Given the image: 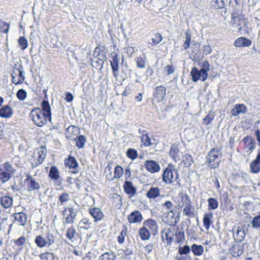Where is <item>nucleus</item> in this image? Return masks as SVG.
I'll return each instance as SVG.
<instances>
[{
  "label": "nucleus",
  "instance_id": "1",
  "mask_svg": "<svg viewBox=\"0 0 260 260\" xmlns=\"http://www.w3.org/2000/svg\"><path fill=\"white\" fill-rule=\"evenodd\" d=\"M30 117L34 124L39 127L45 125L49 120V117L43 113L40 108H34L30 112Z\"/></svg>",
  "mask_w": 260,
  "mask_h": 260
},
{
  "label": "nucleus",
  "instance_id": "2",
  "mask_svg": "<svg viewBox=\"0 0 260 260\" xmlns=\"http://www.w3.org/2000/svg\"><path fill=\"white\" fill-rule=\"evenodd\" d=\"M220 160V150L213 148L208 152L206 156V163L210 168L215 169L218 167Z\"/></svg>",
  "mask_w": 260,
  "mask_h": 260
},
{
  "label": "nucleus",
  "instance_id": "3",
  "mask_svg": "<svg viewBox=\"0 0 260 260\" xmlns=\"http://www.w3.org/2000/svg\"><path fill=\"white\" fill-rule=\"evenodd\" d=\"M231 23L234 27H238V31L242 30L241 24L246 25L244 15L243 14L233 13L231 15Z\"/></svg>",
  "mask_w": 260,
  "mask_h": 260
},
{
  "label": "nucleus",
  "instance_id": "4",
  "mask_svg": "<svg viewBox=\"0 0 260 260\" xmlns=\"http://www.w3.org/2000/svg\"><path fill=\"white\" fill-rule=\"evenodd\" d=\"M24 183L26 185L27 191L38 190L41 188V185L39 183L37 182L30 174H27Z\"/></svg>",
  "mask_w": 260,
  "mask_h": 260
},
{
  "label": "nucleus",
  "instance_id": "5",
  "mask_svg": "<svg viewBox=\"0 0 260 260\" xmlns=\"http://www.w3.org/2000/svg\"><path fill=\"white\" fill-rule=\"evenodd\" d=\"M110 62L112 70L113 75L116 79H117L119 75V59L116 53L112 52L111 53V59L110 60Z\"/></svg>",
  "mask_w": 260,
  "mask_h": 260
},
{
  "label": "nucleus",
  "instance_id": "6",
  "mask_svg": "<svg viewBox=\"0 0 260 260\" xmlns=\"http://www.w3.org/2000/svg\"><path fill=\"white\" fill-rule=\"evenodd\" d=\"M166 89L164 86H158L155 87L153 92V100L158 103L162 101L165 97Z\"/></svg>",
  "mask_w": 260,
  "mask_h": 260
},
{
  "label": "nucleus",
  "instance_id": "7",
  "mask_svg": "<svg viewBox=\"0 0 260 260\" xmlns=\"http://www.w3.org/2000/svg\"><path fill=\"white\" fill-rule=\"evenodd\" d=\"M66 167L73 169L72 173L76 174L79 172V167L76 158L72 156H69L68 158L64 160Z\"/></svg>",
  "mask_w": 260,
  "mask_h": 260
},
{
  "label": "nucleus",
  "instance_id": "8",
  "mask_svg": "<svg viewBox=\"0 0 260 260\" xmlns=\"http://www.w3.org/2000/svg\"><path fill=\"white\" fill-rule=\"evenodd\" d=\"M47 153V150L45 147L42 146L38 149L37 156L36 160L32 162L31 166L33 168L41 165L45 159Z\"/></svg>",
  "mask_w": 260,
  "mask_h": 260
},
{
  "label": "nucleus",
  "instance_id": "9",
  "mask_svg": "<svg viewBox=\"0 0 260 260\" xmlns=\"http://www.w3.org/2000/svg\"><path fill=\"white\" fill-rule=\"evenodd\" d=\"M242 141L244 143L245 148L246 149L247 153L249 155L250 154L255 148V141L251 137L246 136L242 140Z\"/></svg>",
  "mask_w": 260,
  "mask_h": 260
},
{
  "label": "nucleus",
  "instance_id": "10",
  "mask_svg": "<svg viewBox=\"0 0 260 260\" xmlns=\"http://www.w3.org/2000/svg\"><path fill=\"white\" fill-rule=\"evenodd\" d=\"M146 170L151 173L158 172L160 170V167L158 163L153 160H146L144 165Z\"/></svg>",
  "mask_w": 260,
  "mask_h": 260
},
{
  "label": "nucleus",
  "instance_id": "11",
  "mask_svg": "<svg viewBox=\"0 0 260 260\" xmlns=\"http://www.w3.org/2000/svg\"><path fill=\"white\" fill-rule=\"evenodd\" d=\"M162 240L164 241L165 239L168 244L170 245L173 240L175 233L171 229H164L161 232Z\"/></svg>",
  "mask_w": 260,
  "mask_h": 260
},
{
  "label": "nucleus",
  "instance_id": "12",
  "mask_svg": "<svg viewBox=\"0 0 260 260\" xmlns=\"http://www.w3.org/2000/svg\"><path fill=\"white\" fill-rule=\"evenodd\" d=\"M203 72L201 70H199L196 67H193L191 71V75L192 78V80L194 82H197L199 80H201L202 81H205L208 76H206V78H204L203 77Z\"/></svg>",
  "mask_w": 260,
  "mask_h": 260
},
{
  "label": "nucleus",
  "instance_id": "13",
  "mask_svg": "<svg viewBox=\"0 0 260 260\" xmlns=\"http://www.w3.org/2000/svg\"><path fill=\"white\" fill-rule=\"evenodd\" d=\"M174 176L172 169L167 168L163 172L162 175V181L167 184H171L173 181Z\"/></svg>",
  "mask_w": 260,
  "mask_h": 260
},
{
  "label": "nucleus",
  "instance_id": "14",
  "mask_svg": "<svg viewBox=\"0 0 260 260\" xmlns=\"http://www.w3.org/2000/svg\"><path fill=\"white\" fill-rule=\"evenodd\" d=\"M233 237L235 240L238 242H241L245 238L246 233L245 229H232Z\"/></svg>",
  "mask_w": 260,
  "mask_h": 260
},
{
  "label": "nucleus",
  "instance_id": "15",
  "mask_svg": "<svg viewBox=\"0 0 260 260\" xmlns=\"http://www.w3.org/2000/svg\"><path fill=\"white\" fill-rule=\"evenodd\" d=\"M250 40L241 37L237 39L234 42V45L237 47H249L251 45Z\"/></svg>",
  "mask_w": 260,
  "mask_h": 260
},
{
  "label": "nucleus",
  "instance_id": "16",
  "mask_svg": "<svg viewBox=\"0 0 260 260\" xmlns=\"http://www.w3.org/2000/svg\"><path fill=\"white\" fill-rule=\"evenodd\" d=\"M143 219L142 215L139 211L132 212L128 216V220L131 223H138L142 221Z\"/></svg>",
  "mask_w": 260,
  "mask_h": 260
},
{
  "label": "nucleus",
  "instance_id": "17",
  "mask_svg": "<svg viewBox=\"0 0 260 260\" xmlns=\"http://www.w3.org/2000/svg\"><path fill=\"white\" fill-rule=\"evenodd\" d=\"M42 111L43 113L49 117V121H51V107L49 102L47 101L44 100L41 103Z\"/></svg>",
  "mask_w": 260,
  "mask_h": 260
},
{
  "label": "nucleus",
  "instance_id": "18",
  "mask_svg": "<svg viewBox=\"0 0 260 260\" xmlns=\"http://www.w3.org/2000/svg\"><path fill=\"white\" fill-rule=\"evenodd\" d=\"M247 108L244 104H236L232 110V115L237 116L240 114H244L247 112Z\"/></svg>",
  "mask_w": 260,
  "mask_h": 260
},
{
  "label": "nucleus",
  "instance_id": "19",
  "mask_svg": "<svg viewBox=\"0 0 260 260\" xmlns=\"http://www.w3.org/2000/svg\"><path fill=\"white\" fill-rule=\"evenodd\" d=\"M13 70H15L18 76L19 81L17 82H23L25 79L24 75L23 68L22 65L19 63H16L14 64Z\"/></svg>",
  "mask_w": 260,
  "mask_h": 260
},
{
  "label": "nucleus",
  "instance_id": "20",
  "mask_svg": "<svg viewBox=\"0 0 260 260\" xmlns=\"http://www.w3.org/2000/svg\"><path fill=\"white\" fill-rule=\"evenodd\" d=\"M13 115L12 108L8 106H4L0 109V116L2 118H10Z\"/></svg>",
  "mask_w": 260,
  "mask_h": 260
},
{
  "label": "nucleus",
  "instance_id": "21",
  "mask_svg": "<svg viewBox=\"0 0 260 260\" xmlns=\"http://www.w3.org/2000/svg\"><path fill=\"white\" fill-rule=\"evenodd\" d=\"M106 52L105 50V48L103 49V50H102L101 51V52L100 54L98 55V56L95 58V63H96V67H98L99 65L101 66V67H103V64L104 63V61L106 60Z\"/></svg>",
  "mask_w": 260,
  "mask_h": 260
},
{
  "label": "nucleus",
  "instance_id": "22",
  "mask_svg": "<svg viewBox=\"0 0 260 260\" xmlns=\"http://www.w3.org/2000/svg\"><path fill=\"white\" fill-rule=\"evenodd\" d=\"M89 212L91 215L94 218L95 221L100 220L104 216L101 209L98 208L90 209Z\"/></svg>",
  "mask_w": 260,
  "mask_h": 260
},
{
  "label": "nucleus",
  "instance_id": "23",
  "mask_svg": "<svg viewBox=\"0 0 260 260\" xmlns=\"http://www.w3.org/2000/svg\"><path fill=\"white\" fill-rule=\"evenodd\" d=\"M160 195V189L157 187H151L146 193V196L150 199H155Z\"/></svg>",
  "mask_w": 260,
  "mask_h": 260
},
{
  "label": "nucleus",
  "instance_id": "24",
  "mask_svg": "<svg viewBox=\"0 0 260 260\" xmlns=\"http://www.w3.org/2000/svg\"><path fill=\"white\" fill-rule=\"evenodd\" d=\"M137 67L140 69H144L146 67L147 62V58L144 54L137 57L135 59Z\"/></svg>",
  "mask_w": 260,
  "mask_h": 260
},
{
  "label": "nucleus",
  "instance_id": "25",
  "mask_svg": "<svg viewBox=\"0 0 260 260\" xmlns=\"http://www.w3.org/2000/svg\"><path fill=\"white\" fill-rule=\"evenodd\" d=\"M14 218L16 222H18L20 225H24L26 222V215L23 212H19L14 214Z\"/></svg>",
  "mask_w": 260,
  "mask_h": 260
},
{
  "label": "nucleus",
  "instance_id": "26",
  "mask_svg": "<svg viewBox=\"0 0 260 260\" xmlns=\"http://www.w3.org/2000/svg\"><path fill=\"white\" fill-rule=\"evenodd\" d=\"M186 199L187 201H186L185 206L183 209V213L188 217H191L194 215V213L191 211L192 207L191 205V201L188 196H186Z\"/></svg>",
  "mask_w": 260,
  "mask_h": 260
},
{
  "label": "nucleus",
  "instance_id": "27",
  "mask_svg": "<svg viewBox=\"0 0 260 260\" xmlns=\"http://www.w3.org/2000/svg\"><path fill=\"white\" fill-rule=\"evenodd\" d=\"M50 178L54 181L57 180L60 177V173L58 169L55 166L50 168L49 174Z\"/></svg>",
  "mask_w": 260,
  "mask_h": 260
},
{
  "label": "nucleus",
  "instance_id": "28",
  "mask_svg": "<svg viewBox=\"0 0 260 260\" xmlns=\"http://www.w3.org/2000/svg\"><path fill=\"white\" fill-rule=\"evenodd\" d=\"M125 192L132 196L134 195L136 192V188L133 186L131 182L126 181L123 185Z\"/></svg>",
  "mask_w": 260,
  "mask_h": 260
},
{
  "label": "nucleus",
  "instance_id": "29",
  "mask_svg": "<svg viewBox=\"0 0 260 260\" xmlns=\"http://www.w3.org/2000/svg\"><path fill=\"white\" fill-rule=\"evenodd\" d=\"M191 249L193 254L196 256L202 255L204 253V247L201 245L193 244L191 247Z\"/></svg>",
  "mask_w": 260,
  "mask_h": 260
},
{
  "label": "nucleus",
  "instance_id": "30",
  "mask_svg": "<svg viewBox=\"0 0 260 260\" xmlns=\"http://www.w3.org/2000/svg\"><path fill=\"white\" fill-rule=\"evenodd\" d=\"M1 203L5 208L11 207L13 203V199L9 196H4L1 198Z\"/></svg>",
  "mask_w": 260,
  "mask_h": 260
},
{
  "label": "nucleus",
  "instance_id": "31",
  "mask_svg": "<svg viewBox=\"0 0 260 260\" xmlns=\"http://www.w3.org/2000/svg\"><path fill=\"white\" fill-rule=\"evenodd\" d=\"M201 66V70L203 72V77L206 78L208 76L207 72L210 70V64L207 60H204L200 63Z\"/></svg>",
  "mask_w": 260,
  "mask_h": 260
},
{
  "label": "nucleus",
  "instance_id": "32",
  "mask_svg": "<svg viewBox=\"0 0 260 260\" xmlns=\"http://www.w3.org/2000/svg\"><path fill=\"white\" fill-rule=\"evenodd\" d=\"M213 214L210 212L204 214L203 217V224L206 228H209L211 224V220L213 218Z\"/></svg>",
  "mask_w": 260,
  "mask_h": 260
},
{
  "label": "nucleus",
  "instance_id": "33",
  "mask_svg": "<svg viewBox=\"0 0 260 260\" xmlns=\"http://www.w3.org/2000/svg\"><path fill=\"white\" fill-rule=\"evenodd\" d=\"M250 168L252 173H258L260 171V162L255 160H253L250 165Z\"/></svg>",
  "mask_w": 260,
  "mask_h": 260
},
{
  "label": "nucleus",
  "instance_id": "34",
  "mask_svg": "<svg viewBox=\"0 0 260 260\" xmlns=\"http://www.w3.org/2000/svg\"><path fill=\"white\" fill-rule=\"evenodd\" d=\"M208 209L215 210L218 208L219 203L217 199L210 198L208 199Z\"/></svg>",
  "mask_w": 260,
  "mask_h": 260
},
{
  "label": "nucleus",
  "instance_id": "35",
  "mask_svg": "<svg viewBox=\"0 0 260 260\" xmlns=\"http://www.w3.org/2000/svg\"><path fill=\"white\" fill-rule=\"evenodd\" d=\"M18 43L19 47L22 50L26 49L28 45L26 38L24 36H21L18 40Z\"/></svg>",
  "mask_w": 260,
  "mask_h": 260
},
{
  "label": "nucleus",
  "instance_id": "36",
  "mask_svg": "<svg viewBox=\"0 0 260 260\" xmlns=\"http://www.w3.org/2000/svg\"><path fill=\"white\" fill-rule=\"evenodd\" d=\"M75 141L76 142V146L78 148L80 149L84 147L86 142V138L84 136L80 135L75 139Z\"/></svg>",
  "mask_w": 260,
  "mask_h": 260
},
{
  "label": "nucleus",
  "instance_id": "37",
  "mask_svg": "<svg viewBox=\"0 0 260 260\" xmlns=\"http://www.w3.org/2000/svg\"><path fill=\"white\" fill-rule=\"evenodd\" d=\"M139 235L142 240H148L150 236V233L147 229H140Z\"/></svg>",
  "mask_w": 260,
  "mask_h": 260
},
{
  "label": "nucleus",
  "instance_id": "38",
  "mask_svg": "<svg viewBox=\"0 0 260 260\" xmlns=\"http://www.w3.org/2000/svg\"><path fill=\"white\" fill-rule=\"evenodd\" d=\"M35 242L37 246L41 248L45 247L47 244L45 239L41 236H38L36 237Z\"/></svg>",
  "mask_w": 260,
  "mask_h": 260
},
{
  "label": "nucleus",
  "instance_id": "39",
  "mask_svg": "<svg viewBox=\"0 0 260 260\" xmlns=\"http://www.w3.org/2000/svg\"><path fill=\"white\" fill-rule=\"evenodd\" d=\"M182 162L185 166H190L193 162L192 156L188 154H185L182 157Z\"/></svg>",
  "mask_w": 260,
  "mask_h": 260
},
{
  "label": "nucleus",
  "instance_id": "40",
  "mask_svg": "<svg viewBox=\"0 0 260 260\" xmlns=\"http://www.w3.org/2000/svg\"><path fill=\"white\" fill-rule=\"evenodd\" d=\"M66 235L69 240L73 241L76 237L78 236V234L76 232L74 229H68Z\"/></svg>",
  "mask_w": 260,
  "mask_h": 260
},
{
  "label": "nucleus",
  "instance_id": "41",
  "mask_svg": "<svg viewBox=\"0 0 260 260\" xmlns=\"http://www.w3.org/2000/svg\"><path fill=\"white\" fill-rule=\"evenodd\" d=\"M157 228V223L156 221L152 219H148L145 220L143 222V226L142 228Z\"/></svg>",
  "mask_w": 260,
  "mask_h": 260
},
{
  "label": "nucleus",
  "instance_id": "42",
  "mask_svg": "<svg viewBox=\"0 0 260 260\" xmlns=\"http://www.w3.org/2000/svg\"><path fill=\"white\" fill-rule=\"evenodd\" d=\"M40 258L41 260H54V255L53 253L46 252L41 254Z\"/></svg>",
  "mask_w": 260,
  "mask_h": 260
},
{
  "label": "nucleus",
  "instance_id": "43",
  "mask_svg": "<svg viewBox=\"0 0 260 260\" xmlns=\"http://www.w3.org/2000/svg\"><path fill=\"white\" fill-rule=\"evenodd\" d=\"M10 28L9 23L5 22L2 20H0V30L4 33H8Z\"/></svg>",
  "mask_w": 260,
  "mask_h": 260
},
{
  "label": "nucleus",
  "instance_id": "44",
  "mask_svg": "<svg viewBox=\"0 0 260 260\" xmlns=\"http://www.w3.org/2000/svg\"><path fill=\"white\" fill-rule=\"evenodd\" d=\"M127 156L132 160H134L138 156L137 151L133 148H129L126 152Z\"/></svg>",
  "mask_w": 260,
  "mask_h": 260
},
{
  "label": "nucleus",
  "instance_id": "45",
  "mask_svg": "<svg viewBox=\"0 0 260 260\" xmlns=\"http://www.w3.org/2000/svg\"><path fill=\"white\" fill-rule=\"evenodd\" d=\"M191 39V36L190 34H189L188 32H186L185 33V41L183 43V48L184 49H187L188 48H189L190 41Z\"/></svg>",
  "mask_w": 260,
  "mask_h": 260
},
{
  "label": "nucleus",
  "instance_id": "46",
  "mask_svg": "<svg viewBox=\"0 0 260 260\" xmlns=\"http://www.w3.org/2000/svg\"><path fill=\"white\" fill-rule=\"evenodd\" d=\"M141 142L145 146H149L152 144L151 143L150 138L147 134H143L141 137Z\"/></svg>",
  "mask_w": 260,
  "mask_h": 260
},
{
  "label": "nucleus",
  "instance_id": "47",
  "mask_svg": "<svg viewBox=\"0 0 260 260\" xmlns=\"http://www.w3.org/2000/svg\"><path fill=\"white\" fill-rule=\"evenodd\" d=\"M126 234L127 229H123L122 231L120 232V235L117 237V241L119 244H121L124 242Z\"/></svg>",
  "mask_w": 260,
  "mask_h": 260
},
{
  "label": "nucleus",
  "instance_id": "48",
  "mask_svg": "<svg viewBox=\"0 0 260 260\" xmlns=\"http://www.w3.org/2000/svg\"><path fill=\"white\" fill-rule=\"evenodd\" d=\"M113 254L110 252H105L99 257V260H114Z\"/></svg>",
  "mask_w": 260,
  "mask_h": 260
},
{
  "label": "nucleus",
  "instance_id": "49",
  "mask_svg": "<svg viewBox=\"0 0 260 260\" xmlns=\"http://www.w3.org/2000/svg\"><path fill=\"white\" fill-rule=\"evenodd\" d=\"M123 174V169L121 167L117 166L114 169V177L120 178Z\"/></svg>",
  "mask_w": 260,
  "mask_h": 260
},
{
  "label": "nucleus",
  "instance_id": "50",
  "mask_svg": "<svg viewBox=\"0 0 260 260\" xmlns=\"http://www.w3.org/2000/svg\"><path fill=\"white\" fill-rule=\"evenodd\" d=\"M1 179L3 183H5L8 181L11 177V175L10 173L7 172H3L0 174Z\"/></svg>",
  "mask_w": 260,
  "mask_h": 260
},
{
  "label": "nucleus",
  "instance_id": "51",
  "mask_svg": "<svg viewBox=\"0 0 260 260\" xmlns=\"http://www.w3.org/2000/svg\"><path fill=\"white\" fill-rule=\"evenodd\" d=\"M26 92L23 89L18 90L16 93L17 98L20 101H23L26 98Z\"/></svg>",
  "mask_w": 260,
  "mask_h": 260
},
{
  "label": "nucleus",
  "instance_id": "52",
  "mask_svg": "<svg viewBox=\"0 0 260 260\" xmlns=\"http://www.w3.org/2000/svg\"><path fill=\"white\" fill-rule=\"evenodd\" d=\"M175 235L176 236L175 242L177 243H179L182 242L184 240V232H175Z\"/></svg>",
  "mask_w": 260,
  "mask_h": 260
},
{
  "label": "nucleus",
  "instance_id": "53",
  "mask_svg": "<svg viewBox=\"0 0 260 260\" xmlns=\"http://www.w3.org/2000/svg\"><path fill=\"white\" fill-rule=\"evenodd\" d=\"M162 39V36L159 33H156L152 39V43L156 45L159 43Z\"/></svg>",
  "mask_w": 260,
  "mask_h": 260
},
{
  "label": "nucleus",
  "instance_id": "54",
  "mask_svg": "<svg viewBox=\"0 0 260 260\" xmlns=\"http://www.w3.org/2000/svg\"><path fill=\"white\" fill-rule=\"evenodd\" d=\"M190 248L188 245L180 247L178 249V252L180 255L187 254L190 252Z\"/></svg>",
  "mask_w": 260,
  "mask_h": 260
},
{
  "label": "nucleus",
  "instance_id": "55",
  "mask_svg": "<svg viewBox=\"0 0 260 260\" xmlns=\"http://www.w3.org/2000/svg\"><path fill=\"white\" fill-rule=\"evenodd\" d=\"M26 242V239L25 237L21 236L17 240H15L14 243L16 246L18 247H22V246Z\"/></svg>",
  "mask_w": 260,
  "mask_h": 260
},
{
  "label": "nucleus",
  "instance_id": "56",
  "mask_svg": "<svg viewBox=\"0 0 260 260\" xmlns=\"http://www.w3.org/2000/svg\"><path fill=\"white\" fill-rule=\"evenodd\" d=\"M69 200V195L66 192L62 193L59 197V200L62 205L64 202H67Z\"/></svg>",
  "mask_w": 260,
  "mask_h": 260
},
{
  "label": "nucleus",
  "instance_id": "57",
  "mask_svg": "<svg viewBox=\"0 0 260 260\" xmlns=\"http://www.w3.org/2000/svg\"><path fill=\"white\" fill-rule=\"evenodd\" d=\"M253 228H260V215L254 217L252 221Z\"/></svg>",
  "mask_w": 260,
  "mask_h": 260
},
{
  "label": "nucleus",
  "instance_id": "58",
  "mask_svg": "<svg viewBox=\"0 0 260 260\" xmlns=\"http://www.w3.org/2000/svg\"><path fill=\"white\" fill-rule=\"evenodd\" d=\"M104 48L105 47L103 46H97L94 49V50L93 54H92V55L94 57V58H95L98 56V55L101 52V51H102V50H103V49H104Z\"/></svg>",
  "mask_w": 260,
  "mask_h": 260
},
{
  "label": "nucleus",
  "instance_id": "59",
  "mask_svg": "<svg viewBox=\"0 0 260 260\" xmlns=\"http://www.w3.org/2000/svg\"><path fill=\"white\" fill-rule=\"evenodd\" d=\"M12 76V82L15 84H21L22 82H17L19 81V78H16V76H17V73L15 70H13Z\"/></svg>",
  "mask_w": 260,
  "mask_h": 260
},
{
  "label": "nucleus",
  "instance_id": "60",
  "mask_svg": "<svg viewBox=\"0 0 260 260\" xmlns=\"http://www.w3.org/2000/svg\"><path fill=\"white\" fill-rule=\"evenodd\" d=\"M178 153L179 150L178 148L175 145L172 146L170 149V155L172 156L178 154Z\"/></svg>",
  "mask_w": 260,
  "mask_h": 260
},
{
  "label": "nucleus",
  "instance_id": "61",
  "mask_svg": "<svg viewBox=\"0 0 260 260\" xmlns=\"http://www.w3.org/2000/svg\"><path fill=\"white\" fill-rule=\"evenodd\" d=\"M164 71L168 75H169L174 73V68L172 66L168 65L165 68Z\"/></svg>",
  "mask_w": 260,
  "mask_h": 260
},
{
  "label": "nucleus",
  "instance_id": "62",
  "mask_svg": "<svg viewBox=\"0 0 260 260\" xmlns=\"http://www.w3.org/2000/svg\"><path fill=\"white\" fill-rule=\"evenodd\" d=\"M213 116L208 114L207 116L204 118V122L206 125H208L211 123V122L213 120Z\"/></svg>",
  "mask_w": 260,
  "mask_h": 260
},
{
  "label": "nucleus",
  "instance_id": "63",
  "mask_svg": "<svg viewBox=\"0 0 260 260\" xmlns=\"http://www.w3.org/2000/svg\"><path fill=\"white\" fill-rule=\"evenodd\" d=\"M144 249H145V251L147 253H149L151 252H152V250H153V249H154V245L153 244L149 243V244L146 245L144 247Z\"/></svg>",
  "mask_w": 260,
  "mask_h": 260
},
{
  "label": "nucleus",
  "instance_id": "64",
  "mask_svg": "<svg viewBox=\"0 0 260 260\" xmlns=\"http://www.w3.org/2000/svg\"><path fill=\"white\" fill-rule=\"evenodd\" d=\"M203 53L206 55L209 54L212 52V49L210 45H205L203 47Z\"/></svg>",
  "mask_w": 260,
  "mask_h": 260
}]
</instances>
